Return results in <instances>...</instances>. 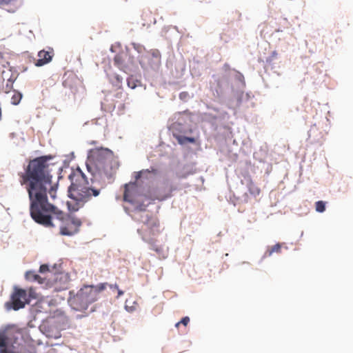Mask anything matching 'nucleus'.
Masks as SVG:
<instances>
[{
  "label": "nucleus",
  "mask_w": 353,
  "mask_h": 353,
  "mask_svg": "<svg viewBox=\"0 0 353 353\" xmlns=\"http://www.w3.org/2000/svg\"><path fill=\"white\" fill-rule=\"evenodd\" d=\"M52 159L46 155L30 160L24 172L18 173L19 183L28 193L32 219L46 228L59 226L61 235L72 236L79 231L81 221L65 214L48 199V192L52 201L57 198V185H52L53 165L48 163Z\"/></svg>",
  "instance_id": "obj_1"
},
{
  "label": "nucleus",
  "mask_w": 353,
  "mask_h": 353,
  "mask_svg": "<svg viewBox=\"0 0 353 353\" xmlns=\"http://www.w3.org/2000/svg\"><path fill=\"white\" fill-rule=\"evenodd\" d=\"M112 157L113 152L108 148L90 150L87 163L88 170L92 176L90 183L80 170L71 172L68 176L71 183L68 188L70 201L67 202L70 211H78L85 203L101 195L107 185L106 181L112 178Z\"/></svg>",
  "instance_id": "obj_2"
},
{
  "label": "nucleus",
  "mask_w": 353,
  "mask_h": 353,
  "mask_svg": "<svg viewBox=\"0 0 353 353\" xmlns=\"http://www.w3.org/2000/svg\"><path fill=\"white\" fill-rule=\"evenodd\" d=\"M141 225L137 229V232L142 239L150 245V248L157 254L163 251L162 247L157 245V237L162 232L160 221L156 216L148 214L141 215Z\"/></svg>",
  "instance_id": "obj_3"
},
{
  "label": "nucleus",
  "mask_w": 353,
  "mask_h": 353,
  "mask_svg": "<svg viewBox=\"0 0 353 353\" xmlns=\"http://www.w3.org/2000/svg\"><path fill=\"white\" fill-rule=\"evenodd\" d=\"M29 303L27 292L25 290L15 288L11 295L10 301L6 303L8 310H18L23 308Z\"/></svg>",
  "instance_id": "obj_4"
},
{
  "label": "nucleus",
  "mask_w": 353,
  "mask_h": 353,
  "mask_svg": "<svg viewBox=\"0 0 353 353\" xmlns=\"http://www.w3.org/2000/svg\"><path fill=\"white\" fill-rule=\"evenodd\" d=\"M69 303L70 306L77 311L86 310L90 305L85 296V292H83L82 288L78 291L76 295L69 299Z\"/></svg>",
  "instance_id": "obj_5"
},
{
  "label": "nucleus",
  "mask_w": 353,
  "mask_h": 353,
  "mask_svg": "<svg viewBox=\"0 0 353 353\" xmlns=\"http://www.w3.org/2000/svg\"><path fill=\"white\" fill-rule=\"evenodd\" d=\"M141 63L152 68H158L161 63V55L159 50L152 49L148 51L141 61Z\"/></svg>",
  "instance_id": "obj_6"
},
{
  "label": "nucleus",
  "mask_w": 353,
  "mask_h": 353,
  "mask_svg": "<svg viewBox=\"0 0 353 353\" xmlns=\"http://www.w3.org/2000/svg\"><path fill=\"white\" fill-rule=\"evenodd\" d=\"M107 283H99L97 285H84L82 289L90 304L95 302L99 297V294L106 288Z\"/></svg>",
  "instance_id": "obj_7"
},
{
  "label": "nucleus",
  "mask_w": 353,
  "mask_h": 353,
  "mask_svg": "<svg viewBox=\"0 0 353 353\" xmlns=\"http://www.w3.org/2000/svg\"><path fill=\"white\" fill-rule=\"evenodd\" d=\"M54 56V50L49 48L48 50H42L38 52V59L34 61V65L37 67L43 66L50 63Z\"/></svg>",
  "instance_id": "obj_8"
},
{
  "label": "nucleus",
  "mask_w": 353,
  "mask_h": 353,
  "mask_svg": "<svg viewBox=\"0 0 353 353\" xmlns=\"http://www.w3.org/2000/svg\"><path fill=\"white\" fill-rule=\"evenodd\" d=\"M137 193L138 186L136 183L125 184L123 193V200L128 203H133Z\"/></svg>",
  "instance_id": "obj_9"
},
{
  "label": "nucleus",
  "mask_w": 353,
  "mask_h": 353,
  "mask_svg": "<svg viewBox=\"0 0 353 353\" xmlns=\"http://www.w3.org/2000/svg\"><path fill=\"white\" fill-rule=\"evenodd\" d=\"M68 277L63 274H57L54 279V288L58 290H65L68 288Z\"/></svg>",
  "instance_id": "obj_10"
},
{
  "label": "nucleus",
  "mask_w": 353,
  "mask_h": 353,
  "mask_svg": "<svg viewBox=\"0 0 353 353\" xmlns=\"http://www.w3.org/2000/svg\"><path fill=\"white\" fill-rule=\"evenodd\" d=\"M107 74L109 78V80L113 85L118 87L121 86L123 78L119 74L112 72H108Z\"/></svg>",
  "instance_id": "obj_11"
},
{
  "label": "nucleus",
  "mask_w": 353,
  "mask_h": 353,
  "mask_svg": "<svg viewBox=\"0 0 353 353\" xmlns=\"http://www.w3.org/2000/svg\"><path fill=\"white\" fill-rule=\"evenodd\" d=\"M12 349L8 350L7 347V336L4 333L0 334V353H10Z\"/></svg>",
  "instance_id": "obj_12"
},
{
  "label": "nucleus",
  "mask_w": 353,
  "mask_h": 353,
  "mask_svg": "<svg viewBox=\"0 0 353 353\" xmlns=\"http://www.w3.org/2000/svg\"><path fill=\"white\" fill-rule=\"evenodd\" d=\"M125 56L122 54H117L114 58V65L120 70L125 71L126 67L124 65Z\"/></svg>",
  "instance_id": "obj_13"
},
{
  "label": "nucleus",
  "mask_w": 353,
  "mask_h": 353,
  "mask_svg": "<svg viewBox=\"0 0 353 353\" xmlns=\"http://www.w3.org/2000/svg\"><path fill=\"white\" fill-rule=\"evenodd\" d=\"M248 189L250 194L254 197H256L261 193L260 188L251 180L248 183Z\"/></svg>",
  "instance_id": "obj_14"
},
{
  "label": "nucleus",
  "mask_w": 353,
  "mask_h": 353,
  "mask_svg": "<svg viewBox=\"0 0 353 353\" xmlns=\"http://www.w3.org/2000/svg\"><path fill=\"white\" fill-rule=\"evenodd\" d=\"M26 279L28 281H37L39 283H43L42 278L37 274H36L34 271H28L26 273Z\"/></svg>",
  "instance_id": "obj_15"
},
{
  "label": "nucleus",
  "mask_w": 353,
  "mask_h": 353,
  "mask_svg": "<svg viewBox=\"0 0 353 353\" xmlns=\"http://www.w3.org/2000/svg\"><path fill=\"white\" fill-rule=\"evenodd\" d=\"M16 79H17V76H15V75H14L12 74L8 79L6 84L5 86H3V91L6 93H8V92H10L12 90V88H13V83H14V82L15 81Z\"/></svg>",
  "instance_id": "obj_16"
},
{
  "label": "nucleus",
  "mask_w": 353,
  "mask_h": 353,
  "mask_svg": "<svg viewBox=\"0 0 353 353\" xmlns=\"http://www.w3.org/2000/svg\"><path fill=\"white\" fill-rule=\"evenodd\" d=\"M142 17L145 21V22L143 23V26H150L152 23H155V19L152 16L151 12H143L142 14Z\"/></svg>",
  "instance_id": "obj_17"
},
{
  "label": "nucleus",
  "mask_w": 353,
  "mask_h": 353,
  "mask_svg": "<svg viewBox=\"0 0 353 353\" xmlns=\"http://www.w3.org/2000/svg\"><path fill=\"white\" fill-rule=\"evenodd\" d=\"M281 245H282L281 243H278L275 244L274 245H273L270 248H268V250H266L264 256L265 257H267V256H270L274 252L281 253Z\"/></svg>",
  "instance_id": "obj_18"
},
{
  "label": "nucleus",
  "mask_w": 353,
  "mask_h": 353,
  "mask_svg": "<svg viewBox=\"0 0 353 353\" xmlns=\"http://www.w3.org/2000/svg\"><path fill=\"white\" fill-rule=\"evenodd\" d=\"M176 139L180 144H185L186 143H194L195 139L193 137H188L185 136L178 135L176 136Z\"/></svg>",
  "instance_id": "obj_19"
},
{
  "label": "nucleus",
  "mask_w": 353,
  "mask_h": 353,
  "mask_svg": "<svg viewBox=\"0 0 353 353\" xmlns=\"http://www.w3.org/2000/svg\"><path fill=\"white\" fill-rule=\"evenodd\" d=\"M21 98H22V94L20 92L14 91V94L11 98L12 104L15 105H18L20 103Z\"/></svg>",
  "instance_id": "obj_20"
},
{
  "label": "nucleus",
  "mask_w": 353,
  "mask_h": 353,
  "mask_svg": "<svg viewBox=\"0 0 353 353\" xmlns=\"http://www.w3.org/2000/svg\"><path fill=\"white\" fill-rule=\"evenodd\" d=\"M315 209L318 212H323L325 210V202L319 201L315 203Z\"/></svg>",
  "instance_id": "obj_21"
},
{
  "label": "nucleus",
  "mask_w": 353,
  "mask_h": 353,
  "mask_svg": "<svg viewBox=\"0 0 353 353\" xmlns=\"http://www.w3.org/2000/svg\"><path fill=\"white\" fill-rule=\"evenodd\" d=\"M147 172H148L147 170H142L139 172H136L135 173L136 174L135 179L137 180H138L142 177L148 179Z\"/></svg>",
  "instance_id": "obj_22"
},
{
  "label": "nucleus",
  "mask_w": 353,
  "mask_h": 353,
  "mask_svg": "<svg viewBox=\"0 0 353 353\" xmlns=\"http://www.w3.org/2000/svg\"><path fill=\"white\" fill-rule=\"evenodd\" d=\"M127 83L129 88L134 89L137 86V81H135L132 77H130L127 79Z\"/></svg>",
  "instance_id": "obj_23"
},
{
  "label": "nucleus",
  "mask_w": 353,
  "mask_h": 353,
  "mask_svg": "<svg viewBox=\"0 0 353 353\" xmlns=\"http://www.w3.org/2000/svg\"><path fill=\"white\" fill-rule=\"evenodd\" d=\"M176 188H174V187H171L168 191V192L165 194V195H163L161 197H157V199L159 200H161V201H163V200H165L170 196H172V191L175 190Z\"/></svg>",
  "instance_id": "obj_24"
},
{
  "label": "nucleus",
  "mask_w": 353,
  "mask_h": 353,
  "mask_svg": "<svg viewBox=\"0 0 353 353\" xmlns=\"http://www.w3.org/2000/svg\"><path fill=\"white\" fill-rule=\"evenodd\" d=\"M189 322L190 318L188 316H185L179 322L175 324V327H179L180 324H183V325L186 326L189 323Z\"/></svg>",
  "instance_id": "obj_25"
},
{
  "label": "nucleus",
  "mask_w": 353,
  "mask_h": 353,
  "mask_svg": "<svg viewBox=\"0 0 353 353\" xmlns=\"http://www.w3.org/2000/svg\"><path fill=\"white\" fill-rule=\"evenodd\" d=\"M148 170L147 172V176H148L149 174H152L153 175H157L159 174V170L157 168L154 167H150L149 169H146Z\"/></svg>",
  "instance_id": "obj_26"
},
{
  "label": "nucleus",
  "mask_w": 353,
  "mask_h": 353,
  "mask_svg": "<svg viewBox=\"0 0 353 353\" xmlns=\"http://www.w3.org/2000/svg\"><path fill=\"white\" fill-rule=\"evenodd\" d=\"M17 0H0V7L13 3Z\"/></svg>",
  "instance_id": "obj_27"
},
{
  "label": "nucleus",
  "mask_w": 353,
  "mask_h": 353,
  "mask_svg": "<svg viewBox=\"0 0 353 353\" xmlns=\"http://www.w3.org/2000/svg\"><path fill=\"white\" fill-rule=\"evenodd\" d=\"M49 271V268L47 265L43 264L39 268V272L44 273Z\"/></svg>",
  "instance_id": "obj_28"
},
{
  "label": "nucleus",
  "mask_w": 353,
  "mask_h": 353,
  "mask_svg": "<svg viewBox=\"0 0 353 353\" xmlns=\"http://www.w3.org/2000/svg\"><path fill=\"white\" fill-rule=\"evenodd\" d=\"M278 53L276 51H273L272 55L267 59V62H272L274 59L277 57Z\"/></svg>",
  "instance_id": "obj_29"
},
{
  "label": "nucleus",
  "mask_w": 353,
  "mask_h": 353,
  "mask_svg": "<svg viewBox=\"0 0 353 353\" xmlns=\"http://www.w3.org/2000/svg\"><path fill=\"white\" fill-rule=\"evenodd\" d=\"M187 176H188L187 174H179V173H177V174H176V176H177L178 178H180V179H181V178H185V177H187Z\"/></svg>",
  "instance_id": "obj_30"
},
{
  "label": "nucleus",
  "mask_w": 353,
  "mask_h": 353,
  "mask_svg": "<svg viewBox=\"0 0 353 353\" xmlns=\"http://www.w3.org/2000/svg\"><path fill=\"white\" fill-rule=\"evenodd\" d=\"M117 290H118V296H117V297H119V296H121V295L123 294V292L122 290H119V288Z\"/></svg>",
  "instance_id": "obj_31"
},
{
  "label": "nucleus",
  "mask_w": 353,
  "mask_h": 353,
  "mask_svg": "<svg viewBox=\"0 0 353 353\" xmlns=\"http://www.w3.org/2000/svg\"><path fill=\"white\" fill-rule=\"evenodd\" d=\"M110 288H115L118 289V285L117 284L115 285H110Z\"/></svg>",
  "instance_id": "obj_32"
}]
</instances>
